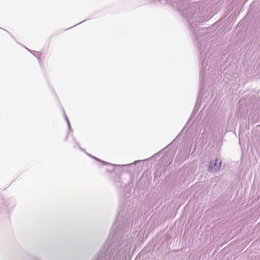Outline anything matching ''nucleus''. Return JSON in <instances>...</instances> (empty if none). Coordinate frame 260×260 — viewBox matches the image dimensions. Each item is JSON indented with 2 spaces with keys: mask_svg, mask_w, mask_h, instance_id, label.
<instances>
[{
  "mask_svg": "<svg viewBox=\"0 0 260 260\" xmlns=\"http://www.w3.org/2000/svg\"><path fill=\"white\" fill-rule=\"evenodd\" d=\"M221 167V162L219 161V160L216 158L214 163L211 162L209 165V168H210V170L217 171L219 170Z\"/></svg>",
  "mask_w": 260,
  "mask_h": 260,
  "instance_id": "1",
  "label": "nucleus"
}]
</instances>
